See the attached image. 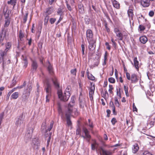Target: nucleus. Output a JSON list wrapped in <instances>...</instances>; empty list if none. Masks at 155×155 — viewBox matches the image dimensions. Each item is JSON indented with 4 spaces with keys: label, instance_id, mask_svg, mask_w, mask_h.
<instances>
[{
    "label": "nucleus",
    "instance_id": "nucleus-10",
    "mask_svg": "<svg viewBox=\"0 0 155 155\" xmlns=\"http://www.w3.org/2000/svg\"><path fill=\"white\" fill-rule=\"evenodd\" d=\"M93 34L92 31L90 29H88L86 31V38L88 41L94 40L93 38Z\"/></svg>",
    "mask_w": 155,
    "mask_h": 155
},
{
    "label": "nucleus",
    "instance_id": "nucleus-49",
    "mask_svg": "<svg viewBox=\"0 0 155 155\" xmlns=\"http://www.w3.org/2000/svg\"><path fill=\"white\" fill-rule=\"evenodd\" d=\"M142 155H152V154L148 151H145L142 153Z\"/></svg>",
    "mask_w": 155,
    "mask_h": 155
},
{
    "label": "nucleus",
    "instance_id": "nucleus-40",
    "mask_svg": "<svg viewBox=\"0 0 155 155\" xmlns=\"http://www.w3.org/2000/svg\"><path fill=\"white\" fill-rule=\"evenodd\" d=\"M95 90V85L94 84H91V87L90 88V91H91L92 92L94 91Z\"/></svg>",
    "mask_w": 155,
    "mask_h": 155
},
{
    "label": "nucleus",
    "instance_id": "nucleus-64",
    "mask_svg": "<svg viewBox=\"0 0 155 155\" xmlns=\"http://www.w3.org/2000/svg\"><path fill=\"white\" fill-rule=\"evenodd\" d=\"M104 26H105V28L106 29L107 31V32H109L110 31V30L107 27V24H105Z\"/></svg>",
    "mask_w": 155,
    "mask_h": 155
},
{
    "label": "nucleus",
    "instance_id": "nucleus-31",
    "mask_svg": "<svg viewBox=\"0 0 155 155\" xmlns=\"http://www.w3.org/2000/svg\"><path fill=\"white\" fill-rule=\"evenodd\" d=\"M8 4H11L12 5L13 4L14 5L16 3V0H10L9 1H8L7 2Z\"/></svg>",
    "mask_w": 155,
    "mask_h": 155
},
{
    "label": "nucleus",
    "instance_id": "nucleus-47",
    "mask_svg": "<svg viewBox=\"0 0 155 155\" xmlns=\"http://www.w3.org/2000/svg\"><path fill=\"white\" fill-rule=\"evenodd\" d=\"M105 44L107 47V48L108 50H110L111 48V47L109 45V43L108 42H106Z\"/></svg>",
    "mask_w": 155,
    "mask_h": 155
},
{
    "label": "nucleus",
    "instance_id": "nucleus-54",
    "mask_svg": "<svg viewBox=\"0 0 155 155\" xmlns=\"http://www.w3.org/2000/svg\"><path fill=\"white\" fill-rule=\"evenodd\" d=\"M4 114L3 113L1 114H0V121L2 122V120L3 118Z\"/></svg>",
    "mask_w": 155,
    "mask_h": 155
},
{
    "label": "nucleus",
    "instance_id": "nucleus-15",
    "mask_svg": "<svg viewBox=\"0 0 155 155\" xmlns=\"http://www.w3.org/2000/svg\"><path fill=\"white\" fill-rule=\"evenodd\" d=\"M52 81L55 87L57 88H58L59 87V86L57 79L55 76L53 77L52 79Z\"/></svg>",
    "mask_w": 155,
    "mask_h": 155
},
{
    "label": "nucleus",
    "instance_id": "nucleus-33",
    "mask_svg": "<svg viewBox=\"0 0 155 155\" xmlns=\"http://www.w3.org/2000/svg\"><path fill=\"white\" fill-rule=\"evenodd\" d=\"M145 29L144 26L142 25H139L138 27V29L139 31H144Z\"/></svg>",
    "mask_w": 155,
    "mask_h": 155
},
{
    "label": "nucleus",
    "instance_id": "nucleus-29",
    "mask_svg": "<svg viewBox=\"0 0 155 155\" xmlns=\"http://www.w3.org/2000/svg\"><path fill=\"white\" fill-rule=\"evenodd\" d=\"M128 16L130 18H132L133 15V10L132 9H129L127 12Z\"/></svg>",
    "mask_w": 155,
    "mask_h": 155
},
{
    "label": "nucleus",
    "instance_id": "nucleus-48",
    "mask_svg": "<svg viewBox=\"0 0 155 155\" xmlns=\"http://www.w3.org/2000/svg\"><path fill=\"white\" fill-rule=\"evenodd\" d=\"M111 122L113 124H114L117 122L116 119L114 117L111 120Z\"/></svg>",
    "mask_w": 155,
    "mask_h": 155
},
{
    "label": "nucleus",
    "instance_id": "nucleus-50",
    "mask_svg": "<svg viewBox=\"0 0 155 155\" xmlns=\"http://www.w3.org/2000/svg\"><path fill=\"white\" fill-rule=\"evenodd\" d=\"M154 14V12L153 11H150L149 13V15L150 16L152 17Z\"/></svg>",
    "mask_w": 155,
    "mask_h": 155
},
{
    "label": "nucleus",
    "instance_id": "nucleus-25",
    "mask_svg": "<svg viewBox=\"0 0 155 155\" xmlns=\"http://www.w3.org/2000/svg\"><path fill=\"white\" fill-rule=\"evenodd\" d=\"M26 84V82L25 81H24L23 85L20 86H17L16 87L14 88H13V90L12 91H14L17 89H21L23 88L24 87H25V86Z\"/></svg>",
    "mask_w": 155,
    "mask_h": 155
},
{
    "label": "nucleus",
    "instance_id": "nucleus-4",
    "mask_svg": "<svg viewBox=\"0 0 155 155\" xmlns=\"http://www.w3.org/2000/svg\"><path fill=\"white\" fill-rule=\"evenodd\" d=\"M74 102V101L72 100L71 101L68 105V110L67 111L69 112H72L74 113L75 115H77L78 113L77 112V109L75 108H73V107Z\"/></svg>",
    "mask_w": 155,
    "mask_h": 155
},
{
    "label": "nucleus",
    "instance_id": "nucleus-57",
    "mask_svg": "<svg viewBox=\"0 0 155 155\" xmlns=\"http://www.w3.org/2000/svg\"><path fill=\"white\" fill-rule=\"evenodd\" d=\"M104 99H105V97H108V94L107 91H105L104 92Z\"/></svg>",
    "mask_w": 155,
    "mask_h": 155
},
{
    "label": "nucleus",
    "instance_id": "nucleus-13",
    "mask_svg": "<svg viewBox=\"0 0 155 155\" xmlns=\"http://www.w3.org/2000/svg\"><path fill=\"white\" fill-rule=\"evenodd\" d=\"M38 67V64L36 61L34 60L32 61L31 64V70L32 71L35 72L36 70Z\"/></svg>",
    "mask_w": 155,
    "mask_h": 155
},
{
    "label": "nucleus",
    "instance_id": "nucleus-56",
    "mask_svg": "<svg viewBox=\"0 0 155 155\" xmlns=\"http://www.w3.org/2000/svg\"><path fill=\"white\" fill-rule=\"evenodd\" d=\"M110 105L112 109L115 108L113 102L112 101H110Z\"/></svg>",
    "mask_w": 155,
    "mask_h": 155
},
{
    "label": "nucleus",
    "instance_id": "nucleus-11",
    "mask_svg": "<svg viewBox=\"0 0 155 155\" xmlns=\"http://www.w3.org/2000/svg\"><path fill=\"white\" fill-rule=\"evenodd\" d=\"M89 43L88 48L90 51H93L95 49L96 47L95 44V40H91V41H88Z\"/></svg>",
    "mask_w": 155,
    "mask_h": 155
},
{
    "label": "nucleus",
    "instance_id": "nucleus-38",
    "mask_svg": "<svg viewBox=\"0 0 155 155\" xmlns=\"http://www.w3.org/2000/svg\"><path fill=\"white\" fill-rule=\"evenodd\" d=\"M124 91H125V94H126V96L127 97H128L129 96V95L128 91V89H127V87L126 86H124Z\"/></svg>",
    "mask_w": 155,
    "mask_h": 155
},
{
    "label": "nucleus",
    "instance_id": "nucleus-19",
    "mask_svg": "<svg viewBox=\"0 0 155 155\" xmlns=\"http://www.w3.org/2000/svg\"><path fill=\"white\" fill-rule=\"evenodd\" d=\"M134 65L135 68L137 71H138L139 68V62L137 60V57L134 58Z\"/></svg>",
    "mask_w": 155,
    "mask_h": 155
},
{
    "label": "nucleus",
    "instance_id": "nucleus-23",
    "mask_svg": "<svg viewBox=\"0 0 155 155\" xmlns=\"http://www.w3.org/2000/svg\"><path fill=\"white\" fill-rule=\"evenodd\" d=\"M53 12V9L52 7H49L46 9V13L48 15L51 14Z\"/></svg>",
    "mask_w": 155,
    "mask_h": 155
},
{
    "label": "nucleus",
    "instance_id": "nucleus-44",
    "mask_svg": "<svg viewBox=\"0 0 155 155\" xmlns=\"http://www.w3.org/2000/svg\"><path fill=\"white\" fill-rule=\"evenodd\" d=\"M71 74L75 75L76 74V69L71 70Z\"/></svg>",
    "mask_w": 155,
    "mask_h": 155
},
{
    "label": "nucleus",
    "instance_id": "nucleus-7",
    "mask_svg": "<svg viewBox=\"0 0 155 155\" xmlns=\"http://www.w3.org/2000/svg\"><path fill=\"white\" fill-rule=\"evenodd\" d=\"M32 87L30 84L28 85V87L24 91L23 93V97H25L26 99L28 98V96L29 95L31 91V90Z\"/></svg>",
    "mask_w": 155,
    "mask_h": 155
},
{
    "label": "nucleus",
    "instance_id": "nucleus-46",
    "mask_svg": "<svg viewBox=\"0 0 155 155\" xmlns=\"http://www.w3.org/2000/svg\"><path fill=\"white\" fill-rule=\"evenodd\" d=\"M94 94V92L91 91H90L89 92V96L91 98V100H92L93 99L92 98V95Z\"/></svg>",
    "mask_w": 155,
    "mask_h": 155
},
{
    "label": "nucleus",
    "instance_id": "nucleus-63",
    "mask_svg": "<svg viewBox=\"0 0 155 155\" xmlns=\"http://www.w3.org/2000/svg\"><path fill=\"white\" fill-rule=\"evenodd\" d=\"M126 77H127V79H128V80H130L131 78L130 77V74L129 73H128L127 72L126 73Z\"/></svg>",
    "mask_w": 155,
    "mask_h": 155
},
{
    "label": "nucleus",
    "instance_id": "nucleus-37",
    "mask_svg": "<svg viewBox=\"0 0 155 155\" xmlns=\"http://www.w3.org/2000/svg\"><path fill=\"white\" fill-rule=\"evenodd\" d=\"M115 104L117 107H119L120 106L119 103L118 101V99L117 97H115Z\"/></svg>",
    "mask_w": 155,
    "mask_h": 155
},
{
    "label": "nucleus",
    "instance_id": "nucleus-43",
    "mask_svg": "<svg viewBox=\"0 0 155 155\" xmlns=\"http://www.w3.org/2000/svg\"><path fill=\"white\" fill-rule=\"evenodd\" d=\"M113 87L112 86V85H110L109 86V89L108 90V91L110 93H112V90H113Z\"/></svg>",
    "mask_w": 155,
    "mask_h": 155
},
{
    "label": "nucleus",
    "instance_id": "nucleus-9",
    "mask_svg": "<svg viewBox=\"0 0 155 155\" xmlns=\"http://www.w3.org/2000/svg\"><path fill=\"white\" fill-rule=\"evenodd\" d=\"M114 31L118 39L120 40H122L123 38V34L120 32L119 29L117 28H114Z\"/></svg>",
    "mask_w": 155,
    "mask_h": 155
},
{
    "label": "nucleus",
    "instance_id": "nucleus-58",
    "mask_svg": "<svg viewBox=\"0 0 155 155\" xmlns=\"http://www.w3.org/2000/svg\"><path fill=\"white\" fill-rule=\"evenodd\" d=\"M81 130L80 128H78L77 129L76 131V134L77 135H79L80 134Z\"/></svg>",
    "mask_w": 155,
    "mask_h": 155
},
{
    "label": "nucleus",
    "instance_id": "nucleus-16",
    "mask_svg": "<svg viewBox=\"0 0 155 155\" xmlns=\"http://www.w3.org/2000/svg\"><path fill=\"white\" fill-rule=\"evenodd\" d=\"M130 80L132 83H135L137 82L138 81V79L137 78V76L135 74H133L131 75Z\"/></svg>",
    "mask_w": 155,
    "mask_h": 155
},
{
    "label": "nucleus",
    "instance_id": "nucleus-3",
    "mask_svg": "<svg viewBox=\"0 0 155 155\" xmlns=\"http://www.w3.org/2000/svg\"><path fill=\"white\" fill-rule=\"evenodd\" d=\"M45 89L46 94V102H48L51 96V84H48Z\"/></svg>",
    "mask_w": 155,
    "mask_h": 155
},
{
    "label": "nucleus",
    "instance_id": "nucleus-2",
    "mask_svg": "<svg viewBox=\"0 0 155 155\" xmlns=\"http://www.w3.org/2000/svg\"><path fill=\"white\" fill-rule=\"evenodd\" d=\"M71 87L70 86H68L66 88L63 94H62L61 91L58 92V94L59 98L61 100L64 101H67L69 99L70 96V92L71 91Z\"/></svg>",
    "mask_w": 155,
    "mask_h": 155
},
{
    "label": "nucleus",
    "instance_id": "nucleus-17",
    "mask_svg": "<svg viewBox=\"0 0 155 155\" xmlns=\"http://www.w3.org/2000/svg\"><path fill=\"white\" fill-rule=\"evenodd\" d=\"M139 39L140 42L143 44H145L148 41L147 38L145 36H141Z\"/></svg>",
    "mask_w": 155,
    "mask_h": 155
},
{
    "label": "nucleus",
    "instance_id": "nucleus-14",
    "mask_svg": "<svg viewBox=\"0 0 155 155\" xmlns=\"http://www.w3.org/2000/svg\"><path fill=\"white\" fill-rule=\"evenodd\" d=\"M10 22V20L8 17H6L5 19L4 27H7L8 26Z\"/></svg>",
    "mask_w": 155,
    "mask_h": 155
},
{
    "label": "nucleus",
    "instance_id": "nucleus-8",
    "mask_svg": "<svg viewBox=\"0 0 155 155\" xmlns=\"http://www.w3.org/2000/svg\"><path fill=\"white\" fill-rule=\"evenodd\" d=\"M24 119L22 114L20 115L19 117L17 119L15 122V124L17 127L24 125Z\"/></svg>",
    "mask_w": 155,
    "mask_h": 155
},
{
    "label": "nucleus",
    "instance_id": "nucleus-12",
    "mask_svg": "<svg viewBox=\"0 0 155 155\" xmlns=\"http://www.w3.org/2000/svg\"><path fill=\"white\" fill-rule=\"evenodd\" d=\"M150 4V0H141V4L144 7H148Z\"/></svg>",
    "mask_w": 155,
    "mask_h": 155
},
{
    "label": "nucleus",
    "instance_id": "nucleus-30",
    "mask_svg": "<svg viewBox=\"0 0 155 155\" xmlns=\"http://www.w3.org/2000/svg\"><path fill=\"white\" fill-rule=\"evenodd\" d=\"M23 58V63L24 64V67H25V68H26L27 66L28 63L27 61V60L26 58H24L23 57V56H22Z\"/></svg>",
    "mask_w": 155,
    "mask_h": 155
},
{
    "label": "nucleus",
    "instance_id": "nucleus-60",
    "mask_svg": "<svg viewBox=\"0 0 155 155\" xmlns=\"http://www.w3.org/2000/svg\"><path fill=\"white\" fill-rule=\"evenodd\" d=\"M121 145L120 144H117L111 146L110 147H120L121 146Z\"/></svg>",
    "mask_w": 155,
    "mask_h": 155
},
{
    "label": "nucleus",
    "instance_id": "nucleus-51",
    "mask_svg": "<svg viewBox=\"0 0 155 155\" xmlns=\"http://www.w3.org/2000/svg\"><path fill=\"white\" fill-rule=\"evenodd\" d=\"M54 122L53 121H51V122L50 124V128H49L48 129V130L49 131H50L51 129L52 128Z\"/></svg>",
    "mask_w": 155,
    "mask_h": 155
},
{
    "label": "nucleus",
    "instance_id": "nucleus-20",
    "mask_svg": "<svg viewBox=\"0 0 155 155\" xmlns=\"http://www.w3.org/2000/svg\"><path fill=\"white\" fill-rule=\"evenodd\" d=\"M12 46V43L11 42H8L6 43L5 44V47L6 48L5 50L3 52H6H6L10 49L11 48Z\"/></svg>",
    "mask_w": 155,
    "mask_h": 155
},
{
    "label": "nucleus",
    "instance_id": "nucleus-59",
    "mask_svg": "<svg viewBox=\"0 0 155 155\" xmlns=\"http://www.w3.org/2000/svg\"><path fill=\"white\" fill-rule=\"evenodd\" d=\"M13 90V89H12L8 93L7 95V97L8 99H9V97L10 96V95L11 94H12V93L14 91H12Z\"/></svg>",
    "mask_w": 155,
    "mask_h": 155
},
{
    "label": "nucleus",
    "instance_id": "nucleus-28",
    "mask_svg": "<svg viewBox=\"0 0 155 155\" xmlns=\"http://www.w3.org/2000/svg\"><path fill=\"white\" fill-rule=\"evenodd\" d=\"M48 63H49V65L48 67V70L49 73L51 74H52L53 72V68H52L51 65L50 64V63L49 61H48Z\"/></svg>",
    "mask_w": 155,
    "mask_h": 155
},
{
    "label": "nucleus",
    "instance_id": "nucleus-24",
    "mask_svg": "<svg viewBox=\"0 0 155 155\" xmlns=\"http://www.w3.org/2000/svg\"><path fill=\"white\" fill-rule=\"evenodd\" d=\"M18 92H15L12 94L11 96V98L14 99H17L18 97Z\"/></svg>",
    "mask_w": 155,
    "mask_h": 155
},
{
    "label": "nucleus",
    "instance_id": "nucleus-6",
    "mask_svg": "<svg viewBox=\"0 0 155 155\" xmlns=\"http://www.w3.org/2000/svg\"><path fill=\"white\" fill-rule=\"evenodd\" d=\"M74 115V113L72 112H69L66 111L65 112V116L67 120V123L68 126H71L72 125V123L70 119L71 115Z\"/></svg>",
    "mask_w": 155,
    "mask_h": 155
},
{
    "label": "nucleus",
    "instance_id": "nucleus-35",
    "mask_svg": "<svg viewBox=\"0 0 155 155\" xmlns=\"http://www.w3.org/2000/svg\"><path fill=\"white\" fill-rule=\"evenodd\" d=\"M28 15V13L27 12L23 16V20L24 23H25L27 21Z\"/></svg>",
    "mask_w": 155,
    "mask_h": 155
},
{
    "label": "nucleus",
    "instance_id": "nucleus-55",
    "mask_svg": "<svg viewBox=\"0 0 155 155\" xmlns=\"http://www.w3.org/2000/svg\"><path fill=\"white\" fill-rule=\"evenodd\" d=\"M133 110L134 111H135L137 112V109L136 108V106L135 105L134 103H133Z\"/></svg>",
    "mask_w": 155,
    "mask_h": 155
},
{
    "label": "nucleus",
    "instance_id": "nucleus-26",
    "mask_svg": "<svg viewBox=\"0 0 155 155\" xmlns=\"http://www.w3.org/2000/svg\"><path fill=\"white\" fill-rule=\"evenodd\" d=\"M6 55V52H3V51H0V64L2 62L3 59V57Z\"/></svg>",
    "mask_w": 155,
    "mask_h": 155
},
{
    "label": "nucleus",
    "instance_id": "nucleus-1",
    "mask_svg": "<svg viewBox=\"0 0 155 155\" xmlns=\"http://www.w3.org/2000/svg\"><path fill=\"white\" fill-rule=\"evenodd\" d=\"M98 144L95 141L91 144V149L92 150L96 149L97 152L99 153L100 155H111V153L109 151L104 150L102 147L98 148Z\"/></svg>",
    "mask_w": 155,
    "mask_h": 155
},
{
    "label": "nucleus",
    "instance_id": "nucleus-41",
    "mask_svg": "<svg viewBox=\"0 0 155 155\" xmlns=\"http://www.w3.org/2000/svg\"><path fill=\"white\" fill-rule=\"evenodd\" d=\"M66 3L67 5V7L68 9L69 10L71 11L72 10V8L68 4V2L67 1H66Z\"/></svg>",
    "mask_w": 155,
    "mask_h": 155
},
{
    "label": "nucleus",
    "instance_id": "nucleus-27",
    "mask_svg": "<svg viewBox=\"0 0 155 155\" xmlns=\"http://www.w3.org/2000/svg\"><path fill=\"white\" fill-rule=\"evenodd\" d=\"M104 58V61L102 63V65H103V66H104L106 65V62L107 60V52H106L105 53Z\"/></svg>",
    "mask_w": 155,
    "mask_h": 155
},
{
    "label": "nucleus",
    "instance_id": "nucleus-34",
    "mask_svg": "<svg viewBox=\"0 0 155 155\" xmlns=\"http://www.w3.org/2000/svg\"><path fill=\"white\" fill-rule=\"evenodd\" d=\"M63 12L62 9L61 8H59L57 11L58 15L61 16L63 15Z\"/></svg>",
    "mask_w": 155,
    "mask_h": 155
},
{
    "label": "nucleus",
    "instance_id": "nucleus-39",
    "mask_svg": "<svg viewBox=\"0 0 155 155\" xmlns=\"http://www.w3.org/2000/svg\"><path fill=\"white\" fill-rule=\"evenodd\" d=\"M109 81L111 83H114L115 82V79L113 78H110L108 79Z\"/></svg>",
    "mask_w": 155,
    "mask_h": 155
},
{
    "label": "nucleus",
    "instance_id": "nucleus-62",
    "mask_svg": "<svg viewBox=\"0 0 155 155\" xmlns=\"http://www.w3.org/2000/svg\"><path fill=\"white\" fill-rule=\"evenodd\" d=\"M49 17L48 15H47L45 16V21L46 22H48L49 19Z\"/></svg>",
    "mask_w": 155,
    "mask_h": 155
},
{
    "label": "nucleus",
    "instance_id": "nucleus-18",
    "mask_svg": "<svg viewBox=\"0 0 155 155\" xmlns=\"http://www.w3.org/2000/svg\"><path fill=\"white\" fill-rule=\"evenodd\" d=\"M113 6L115 8L119 9L120 8V4L116 0H111Z\"/></svg>",
    "mask_w": 155,
    "mask_h": 155
},
{
    "label": "nucleus",
    "instance_id": "nucleus-5",
    "mask_svg": "<svg viewBox=\"0 0 155 155\" xmlns=\"http://www.w3.org/2000/svg\"><path fill=\"white\" fill-rule=\"evenodd\" d=\"M82 131L84 133L85 135H82V137L84 139H85L88 142H89L91 138V136L89 134V132L88 130L85 127H84L82 129Z\"/></svg>",
    "mask_w": 155,
    "mask_h": 155
},
{
    "label": "nucleus",
    "instance_id": "nucleus-52",
    "mask_svg": "<svg viewBox=\"0 0 155 155\" xmlns=\"http://www.w3.org/2000/svg\"><path fill=\"white\" fill-rule=\"evenodd\" d=\"M41 127H42V128L43 129H46V124L45 122L44 123H43Z\"/></svg>",
    "mask_w": 155,
    "mask_h": 155
},
{
    "label": "nucleus",
    "instance_id": "nucleus-45",
    "mask_svg": "<svg viewBox=\"0 0 155 155\" xmlns=\"http://www.w3.org/2000/svg\"><path fill=\"white\" fill-rule=\"evenodd\" d=\"M117 96L119 98H121V95L120 90H119V91L117 90Z\"/></svg>",
    "mask_w": 155,
    "mask_h": 155
},
{
    "label": "nucleus",
    "instance_id": "nucleus-53",
    "mask_svg": "<svg viewBox=\"0 0 155 155\" xmlns=\"http://www.w3.org/2000/svg\"><path fill=\"white\" fill-rule=\"evenodd\" d=\"M130 122V121H128V120H127L126 121V124H127V126L129 127H130L131 125H132L133 124V120H132L131 121V122H130L131 123V124L130 125H129V123Z\"/></svg>",
    "mask_w": 155,
    "mask_h": 155
},
{
    "label": "nucleus",
    "instance_id": "nucleus-36",
    "mask_svg": "<svg viewBox=\"0 0 155 155\" xmlns=\"http://www.w3.org/2000/svg\"><path fill=\"white\" fill-rule=\"evenodd\" d=\"M5 35L2 33L0 34V42H2L4 38Z\"/></svg>",
    "mask_w": 155,
    "mask_h": 155
},
{
    "label": "nucleus",
    "instance_id": "nucleus-42",
    "mask_svg": "<svg viewBox=\"0 0 155 155\" xmlns=\"http://www.w3.org/2000/svg\"><path fill=\"white\" fill-rule=\"evenodd\" d=\"M56 19L55 18H51L50 19V21L51 24H53L54 23Z\"/></svg>",
    "mask_w": 155,
    "mask_h": 155
},
{
    "label": "nucleus",
    "instance_id": "nucleus-61",
    "mask_svg": "<svg viewBox=\"0 0 155 155\" xmlns=\"http://www.w3.org/2000/svg\"><path fill=\"white\" fill-rule=\"evenodd\" d=\"M15 79V78H13V81H12V83L11 84V85L12 86H13L15 85V84H16V81L15 80H14V79Z\"/></svg>",
    "mask_w": 155,
    "mask_h": 155
},
{
    "label": "nucleus",
    "instance_id": "nucleus-21",
    "mask_svg": "<svg viewBox=\"0 0 155 155\" xmlns=\"http://www.w3.org/2000/svg\"><path fill=\"white\" fill-rule=\"evenodd\" d=\"M86 73L87 78L88 79L92 81H94L95 79V78L91 74H89L88 69H87L86 71Z\"/></svg>",
    "mask_w": 155,
    "mask_h": 155
},
{
    "label": "nucleus",
    "instance_id": "nucleus-22",
    "mask_svg": "<svg viewBox=\"0 0 155 155\" xmlns=\"http://www.w3.org/2000/svg\"><path fill=\"white\" fill-rule=\"evenodd\" d=\"M139 149V147L137 144L135 143L133 145V152L134 153H136L137 152Z\"/></svg>",
    "mask_w": 155,
    "mask_h": 155
},
{
    "label": "nucleus",
    "instance_id": "nucleus-32",
    "mask_svg": "<svg viewBox=\"0 0 155 155\" xmlns=\"http://www.w3.org/2000/svg\"><path fill=\"white\" fill-rule=\"evenodd\" d=\"M19 37L21 40H22V38L24 36V34L22 30H20L19 31Z\"/></svg>",
    "mask_w": 155,
    "mask_h": 155
}]
</instances>
